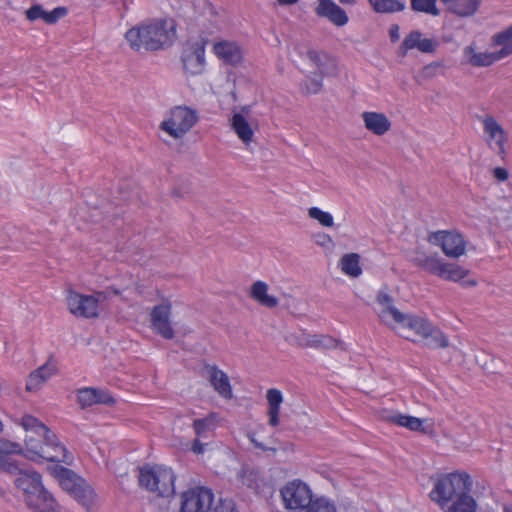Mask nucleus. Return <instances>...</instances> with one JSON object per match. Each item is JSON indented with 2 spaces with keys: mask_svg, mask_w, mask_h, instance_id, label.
Listing matches in <instances>:
<instances>
[{
  "mask_svg": "<svg viewBox=\"0 0 512 512\" xmlns=\"http://www.w3.org/2000/svg\"><path fill=\"white\" fill-rule=\"evenodd\" d=\"M268 285L263 281H256L251 287V297L262 306L274 308L278 305V299L267 293Z\"/></svg>",
  "mask_w": 512,
  "mask_h": 512,
  "instance_id": "393cba45",
  "label": "nucleus"
},
{
  "mask_svg": "<svg viewBox=\"0 0 512 512\" xmlns=\"http://www.w3.org/2000/svg\"><path fill=\"white\" fill-rule=\"evenodd\" d=\"M437 0H411V10L418 13H425L432 16H438L440 10L437 8Z\"/></svg>",
  "mask_w": 512,
  "mask_h": 512,
  "instance_id": "72a5a7b5",
  "label": "nucleus"
},
{
  "mask_svg": "<svg viewBox=\"0 0 512 512\" xmlns=\"http://www.w3.org/2000/svg\"><path fill=\"white\" fill-rule=\"evenodd\" d=\"M243 111H248V107H243Z\"/></svg>",
  "mask_w": 512,
  "mask_h": 512,
  "instance_id": "e2e57ef3",
  "label": "nucleus"
},
{
  "mask_svg": "<svg viewBox=\"0 0 512 512\" xmlns=\"http://www.w3.org/2000/svg\"><path fill=\"white\" fill-rule=\"evenodd\" d=\"M198 121L197 111L187 106L171 109L170 118L163 121L160 128L175 139L182 138Z\"/></svg>",
  "mask_w": 512,
  "mask_h": 512,
  "instance_id": "9d476101",
  "label": "nucleus"
},
{
  "mask_svg": "<svg viewBox=\"0 0 512 512\" xmlns=\"http://www.w3.org/2000/svg\"><path fill=\"white\" fill-rule=\"evenodd\" d=\"M21 424L26 431H31L38 437L26 436L24 456L27 459L37 463L44 460L53 463L62 462L67 465L72 463L71 453L44 423L32 415H24Z\"/></svg>",
  "mask_w": 512,
  "mask_h": 512,
  "instance_id": "f257e3e1",
  "label": "nucleus"
},
{
  "mask_svg": "<svg viewBox=\"0 0 512 512\" xmlns=\"http://www.w3.org/2000/svg\"><path fill=\"white\" fill-rule=\"evenodd\" d=\"M448 504L446 512H476L478 508L477 501L471 494L462 495L451 501Z\"/></svg>",
  "mask_w": 512,
  "mask_h": 512,
  "instance_id": "c85d7f7f",
  "label": "nucleus"
},
{
  "mask_svg": "<svg viewBox=\"0 0 512 512\" xmlns=\"http://www.w3.org/2000/svg\"><path fill=\"white\" fill-rule=\"evenodd\" d=\"M389 36L391 42H397L400 38L399 35V26L397 24H392L389 28Z\"/></svg>",
  "mask_w": 512,
  "mask_h": 512,
  "instance_id": "8fccbe9b",
  "label": "nucleus"
},
{
  "mask_svg": "<svg viewBox=\"0 0 512 512\" xmlns=\"http://www.w3.org/2000/svg\"><path fill=\"white\" fill-rule=\"evenodd\" d=\"M339 345V341L329 335L313 334L309 335V346L311 348L326 350L334 349Z\"/></svg>",
  "mask_w": 512,
  "mask_h": 512,
  "instance_id": "473e14b6",
  "label": "nucleus"
},
{
  "mask_svg": "<svg viewBox=\"0 0 512 512\" xmlns=\"http://www.w3.org/2000/svg\"><path fill=\"white\" fill-rule=\"evenodd\" d=\"M52 372L48 365H43L30 373L27 382H26V390L27 391H36L41 384H43L50 376Z\"/></svg>",
  "mask_w": 512,
  "mask_h": 512,
  "instance_id": "c756f323",
  "label": "nucleus"
},
{
  "mask_svg": "<svg viewBox=\"0 0 512 512\" xmlns=\"http://www.w3.org/2000/svg\"><path fill=\"white\" fill-rule=\"evenodd\" d=\"M342 272L350 277L357 278L362 274L360 255L357 253L344 254L339 262Z\"/></svg>",
  "mask_w": 512,
  "mask_h": 512,
  "instance_id": "bb28decb",
  "label": "nucleus"
},
{
  "mask_svg": "<svg viewBox=\"0 0 512 512\" xmlns=\"http://www.w3.org/2000/svg\"><path fill=\"white\" fill-rule=\"evenodd\" d=\"M208 40L199 37L195 41H188L182 54L183 68L191 75L201 74L205 67V47Z\"/></svg>",
  "mask_w": 512,
  "mask_h": 512,
  "instance_id": "9b49d317",
  "label": "nucleus"
},
{
  "mask_svg": "<svg viewBox=\"0 0 512 512\" xmlns=\"http://www.w3.org/2000/svg\"><path fill=\"white\" fill-rule=\"evenodd\" d=\"M481 0H454L448 11L459 17H471L479 9Z\"/></svg>",
  "mask_w": 512,
  "mask_h": 512,
  "instance_id": "a878e982",
  "label": "nucleus"
},
{
  "mask_svg": "<svg viewBox=\"0 0 512 512\" xmlns=\"http://www.w3.org/2000/svg\"><path fill=\"white\" fill-rule=\"evenodd\" d=\"M68 10L66 7H56L51 12H47L40 4H34L25 11L26 18L29 21L42 19L47 24H55L60 18L66 16Z\"/></svg>",
  "mask_w": 512,
  "mask_h": 512,
  "instance_id": "412c9836",
  "label": "nucleus"
},
{
  "mask_svg": "<svg viewBox=\"0 0 512 512\" xmlns=\"http://www.w3.org/2000/svg\"><path fill=\"white\" fill-rule=\"evenodd\" d=\"M0 470L18 474L15 485L23 491L25 503L33 512H60L58 503L42 484V477L38 472L22 470L8 454L0 455Z\"/></svg>",
  "mask_w": 512,
  "mask_h": 512,
  "instance_id": "f03ea898",
  "label": "nucleus"
},
{
  "mask_svg": "<svg viewBox=\"0 0 512 512\" xmlns=\"http://www.w3.org/2000/svg\"><path fill=\"white\" fill-rule=\"evenodd\" d=\"M5 451H8L7 440H0V453L5 454Z\"/></svg>",
  "mask_w": 512,
  "mask_h": 512,
  "instance_id": "6e6d98bb",
  "label": "nucleus"
},
{
  "mask_svg": "<svg viewBox=\"0 0 512 512\" xmlns=\"http://www.w3.org/2000/svg\"><path fill=\"white\" fill-rule=\"evenodd\" d=\"M299 512H337L333 503L328 502L324 498L313 500L309 505L303 507Z\"/></svg>",
  "mask_w": 512,
  "mask_h": 512,
  "instance_id": "e433bc0d",
  "label": "nucleus"
},
{
  "mask_svg": "<svg viewBox=\"0 0 512 512\" xmlns=\"http://www.w3.org/2000/svg\"><path fill=\"white\" fill-rule=\"evenodd\" d=\"M115 403V398L107 390L96 388V404L113 406Z\"/></svg>",
  "mask_w": 512,
  "mask_h": 512,
  "instance_id": "c03bdc74",
  "label": "nucleus"
},
{
  "mask_svg": "<svg viewBox=\"0 0 512 512\" xmlns=\"http://www.w3.org/2000/svg\"><path fill=\"white\" fill-rule=\"evenodd\" d=\"M215 54L225 63L237 65L242 61V52L240 47L232 42H218L214 45Z\"/></svg>",
  "mask_w": 512,
  "mask_h": 512,
  "instance_id": "5701e85b",
  "label": "nucleus"
},
{
  "mask_svg": "<svg viewBox=\"0 0 512 512\" xmlns=\"http://www.w3.org/2000/svg\"><path fill=\"white\" fill-rule=\"evenodd\" d=\"M191 449L194 453L201 454L204 452V445L199 439H195L192 443Z\"/></svg>",
  "mask_w": 512,
  "mask_h": 512,
  "instance_id": "603ef678",
  "label": "nucleus"
},
{
  "mask_svg": "<svg viewBox=\"0 0 512 512\" xmlns=\"http://www.w3.org/2000/svg\"><path fill=\"white\" fill-rule=\"evenodd\" d=\"M494 177L499 181H505L509 177V173L505 168L502 167H496L493 170Z\"/></svg>",
  "mask_w": 512,
  "mask_h": 512,
  "instance_id": "de8ad7c7",
  "label": "nucleus"
},
{
  "mask_svg": "<svg viewBox=\"0 0 512 512\" xmlns=\"http://www.w3.org/2000/svg\"><path fill=\"white\" fill-rule=\"evenodd\" d=\"M7 443H8V451H5V454H12V453L24 454L23 453V449H22L20 444L13 443V442H10V441H7Z\"/></svg>",
  "mask_w": 512,
  "mask_h": 512,
  "instance_id": "09e8293b",
  "label": "nucleus"
},
{
  "mask_svg": "<svg viewBox=\"0 0 512 512\" xmlns=\"http://www.w3.org/2000/svg\"><path fill=\"white\" fill-rule=\"evenodd\" d=\"M436 42H434L432 39H421L419 38V44H418V50L423 53H433L436 49Z\"/></svg>",
  "mask_w": 512,
  "mask_h": 512,
  "instance_id": "a18cd8bd",
  "label": "nucleus"
},
{
  "mask_svg": "<svg viewBox=\"0 0 512 512\" xmlns=\"http://www.w3.org/2000/svg\"><path fill=\"white\" fill-rule=\"evenodd\" d=\"M473 481L466 472H452L442 475L429 493L430 499L442 510L457 497L471 493Z\"/></svg>",
  "mask_w": 512,
  "mask_h": 512,
  "instance_id": "39448f33",
  "label": "nucleus"
},
{
  "mask_svg": "<svg viewBox=\"0 0 512 512\" xmlns=\"http://www.w3.org/2000/svg\"><path fill=\"white\" fill-rule=\"evenodd\" d=\"M298 0H277V4L280 6H290L296 4Z\"/></svg>",
  "mask_w": 512,
  "mask_h": 512,
  "instance_id": "5fc2aeb1",
  "label": "nucleus"
},
{
  "mask_svg": "<svg viewBox=\"0 0 512 512\" xmlns=\"http://www.w3.org/2000/svg\"><path fill=\"white\" fill-rule=\"evenodd\" d=\"M214 495L209 488L198 487L184 492L181 496V512H207Z\"/></svg>",
  "mask_w": 512,
  "mask_h": 512,
  "instance_id": "4468645a",
  "label": "nucleus"
},
{
  "mask_svg": "<svg viewBox=\"0 0 512 512\" xmlns=\"http://www.w3.org/2000/svg\"><path fill=\"white\" fill-rule=\"evenodd\" d=\"M214 419L212 416L193 421V428L197 436L207 437V434L214 429Z\"/></svg>",
  "mask_w": 512,
  "mask_h": 512,
  "instance_id": "4c0bfd02",
  "label": "nucleus"
},
{
  "mask_svg": "<svg viewBox=\"0 0 512 512\" xmlns=\"http://www.w3.org/2000/svg\"><path fill=\"white\" fill-rule=\"evenodd\" d=\"M377 302L383 306V309L381 310L379 317L381 321L389 326H392L394 324L392 319V314L390 313L391 309H397L393 305V298L388 295L387 293L383 291H379L377 295Z\"/></svg>",
  "mask_w": 512,
  "mask_h": 512,
  "instance_id": "2f4dec72",
  "label": "nucleus"
},
{
  "mask_svg": "<svg viewBox=\"0 0 512 512\" xmlns=\"http://www.w3.org/2000/svg\"><path fill=\"white\" fill-rule=\"evenodd\" d=\"M454 0H441V2H443L445 5H447V7L453 3Z\"/></svg>",
  "mask_w": 512,
  "mask_h": 512,
  "instance_id": "052dcab7",
  "label": "nucleus"
},
{
  "mask_svg": "<svg viewBox=\"0 0 512 512\" xmlns=\"http://www.w3.org/2000/svg\"><path fill=\"white\" fill-rule=\"evenodd\" d=\"M394 328L403 330L400 333L402 337L411 340L405 332H413L415 335L425 340V345L431 349L446 348L449 346V340L444 333L432 324L428 319L409 313H403L399 309H391ZM413 342L416 340L412 339Z\"/></svg>",
  "mask_w": 512,
  "mask_h": 512,
  "instance_id": "20e7f679",
  "label": "nucleus"
},
{
  "mask_svg": "<svg viewBox=\"0 0 512 512\" xmlns=\"http://www.w3.org/2000/svg\"><path fill=\"white\" fill-rule=\"evenodd\" d=\"M242 483L250 489L258 488V472L252 469H241L238 473Z\"/></svg>",
  "mask_w": 512,
  "mask_h": 512,
  "instance_id": "79ce46f5",
  "label": "nucleus"
},
{
  "mask_svg": "<svg viewBox=\"0 0 512 512\" xmlns=\"http://www.w3.org/2000/svg\"><path fill=\"white\" fill-rule=\"evenodd\" d=\"M377 13L401 12L405 9V2L401 0H368Z\"/></svg>",
  "mask_w": 512,
  "mask_h": 512,
  "instance_id": "7c9ffc66",
  "label": "nucleus"
},
{
  "mask_svg": "<svg viewBox=\"0 0 512 512\" xmlns=\"http://www.w3.org/2000/svg\"><path fill=\"white\" fill-rule=\"evenodd\" d=\"M306 56L316 66V72L322 73V75L327 74L326 64L330 58L326 53L310 49L307 51Z\"/></svg>",
  "mask_w": 512,
  "mask_h": 512,
  "instance_id": "f704fd0d",
  "label": "nucleus"
},
{
  "mask_svg": "<svg viewBox=\"0 0 512 512\" xmlns=\"http://www.w3.org/2000/svg\"><path fill=\"white\" fill-rule=\"evenodd\" d=\"M492 46H501L495 52H477L472 45L464 48V56L473 67H488L495 62L512 54V24L506 29L494 34L491 39Z\"/></svg>",
  "mask_w": 512,
  "mask_h": 512,
  "instance_id": "0eeeda50",
  "label": "nucleus"
},
{
  "mask_svg": "<svg viewBox=\"0 0 512 512\" xmlns=\"http://www.w3.org/2000/svg\"><path fill=\"white\" fill-rule=\"evenodd\" d=\"M93 296H95V298H98L100 302L108 298V291H99L96 292Z\"/></svg>",
  "mask_w": 512,
  "mask_h": 512,
  "instance_id": "864d4df0",
  "label": "nucleus"
},
{
  "mask_svg": "<svg viewBox=\"0 0 512 512\" xmlns=\"http://www.w3.org/2000/svg\"><path fill=\"white\" fill-rule=\"evenodd\" d=\"M309 335L305 332L301 334L290 333L285 336V341L292 346L307 348L309 346Z\"/></svg>",
  "mask_w": 512,
  "mask_h": 512,
  "instance_id": "37998d69",
  "label": "nucleus"
},
{
  "mask_svg": "<svg viewBox=\"0 0 512 512\" xmlns=\"http://www.w3.org/2000/svg\"><path fill=\"white\" fill-rule=\"evenodd\" d=\"M339 2L342 4L354 5L356 3V0H339Z\"/></svg>",
  "mask_w": 512,
  "mask_h": 512,
  "instance_id": "13d9d810",
  "label": "nucleus"
},
{
  "mask_svg": "<svg viewBox=\"0 0 512 512\" xmlns=\"http://www.w3.org/2000/svg\"><path fill=\"white\" fill-rule=\"evenodd\" d=\"M484 132L488 135L489 146L497 150L498 154L504 153V143L507 140L506 132L493 116H486L483 120Z\"/></svg>",
  "mask_w": 512,
  "mask_h": 512,
  "instance_id": "aec40b11",
  "label": "nucleus"
},
{
  "mask_svg": "<svg viewBox=\"0 0 512 512\" xmlns=\"http://www.w3.org/2000/svg\"><path fill=\"white\" fill-rule=\"evenodd\" d=\"M3 431V424L2 422L0 421V433Z\"/></svg>",
  "mask_w": 512,
  "mask_h": 512,
  "instance_id": "680f3d73",
  "label": "nucleus"
},
{
  "mask_svg": "<svg viewBox=\"0 0 512 512\" xmlns=\"http://www.w3.org/2000/svg\"><path fill=\"white\" fill-rule=\"evenodd\" d=\"M215 512H238L232 500H220Z\"/></svg>",
  "mask_w": 512,
  "mask_h": 512,
  "instance_id": "49530a36",
  "label": "nucleus"
},
{
  "mask_svg": "<svg viewBox=\"0 0 512 512\" xmlns=\"http://www.w3.org/2000/svg\"><path fill=\"white\" fill-rule=\"evenodd\" d=\"M318 239L316 240V243L321 246H325L326 244L332 243V238L325 233L319 234Z\"/></svg>",
  "mask_w": 512,
  "mask_h": 512,
  "instance_id": "3c124183",
  "label": "nucleus"
},
{
  "mask_svg": "<svg viewBox=\"0 0 512 512\" xmlns=\"http://www.w3.org/2000/svg\"><path fill=\"white\" fill-rule=\"evenodd\" d=\"M231 126L237 136L244 142L249 143L253 137V130L247 119L241 113L232 116Z\"/></svg>",
  "mask_w": 512,
  "mask_h": 512,
  "instance_id": "cd10ccee",
  "label": "nucleus"
},
{
  "mask_svg": "<svg viewBox=\"0 0 512 512\" xmlns=\"http://www.w3.org/2000/svg\"><path fill=\"white\" fill-rule=\"evenodd\" d=\"M422 37V33L420 31L414 30L411 31L403 40L402 44L399 47L398 54L401 57H405L408 50L417 48L419 44V38Z\"/></svg>",
  "mask_w": 512,
  "mask_h": 512,
  "instance_id": "c9c22d12",
  "label": "nucleus"
},
{
  "mask_svg": "<svg viewBox=\"0 0 512 512\" xmlns=\"http://www.w3.org/2000/svg\"><path fill=\"white\" fill-rule=\"evenodd\" d=\"M465 286H475L477 282L475 280H468L463 283Z\"/></svg>",
  "mask_w": 512,
  "mask_h": 512,
  "instance_id": "bf43d9fd",
  "label": "nucleus"
},
{
  "mask_svg": "<svg viewBox=\"0 0 512 512\" xmlns=\"http://www.w3.org/2000/svg\"><path fill=\"white\" fill-rule=\"evenodd\" d=\"M171 304H159L153 307L150 313V322L153 330L164 339L170 340L175 336L170 324Z\"/></svg>",
  "mask_w": 512,
  "mask_h": 512,
  "instance_id": "f3484780",
  "label": "nucleus"
},
{
  "mask_svg": "<svg viewBox=\"0 0 512 512\" xmlns=\"http://www.w3.org/2000/svg\"><path fill=\"white\" fill-rule=\"evenodd\" d=\"M382 418L388 423L407 428L414 432L429 434L433 430V426L431 424H426L427 419H420L397 411H384Z\"/></svg>",
  "mask_w": 512,
  "mask_h": 512,
  "instance_id": "dca6fc26",
  "label": "nucleus"
},
{
  "mask_svg": "<svg viewBox=\"0 0 512 512\" xmlns=\"http://www.w3.org/2000/svg\"><path fill=\"white\" fill-rule=\"evenodd\" d=\"M412 263L432 275L448 281H460L464 279L469 271L456 263H445L437 254L428 255L424 252H416Z\"/></svg>",
  "mask_w": 512,
  "mask_h": 512,
  "instance_id": "1a4fd4ad",
  "label": "nucleus"
},
{
  "mask_svg": "<svg viewBox=\"0 0 512 512\" xmlns=\"http://www.w3.org/2000/svg\"><path fill=\"white\" fill-rule=\"evenodd\" d=\"M308 215L310 218L317 220L324 227H332L334 224L332 214L325 212L318 207L309 208Z\"/></svg>",
  "mask_w": 512,
  "mask_h": 512,
  "instance_id": "58836bf2",
  "label": "nucleus"
},
{
  "mask_svg": "<svg viewBox=\"0 0 512 512\" xmlns=\"http://www.w3.org/2000/svg\"><path fill=\"white\" fill-rule=\"evenodd\" d=\"M507 512H512V509H511V510H509V511H507Z\"/></svg>",
  "mask_w": 512,
  "mask_h": 512,
  "instance_id": "0e129e2a",
  "label": "nucleus"
},
{
  "mask_svg": "<svg viewBox=\"0 0 512 512\" xmlns=\"http://www.w3.org/2000/svg\"><path fill=\"white\" fill-rule=\"evenodd\" d=\"M203 376L208 379L210 385L221 397L225 399L232 398L233 392L229 377L217 365L205 363L203 365Z\"/></svg>",
  "mask_w": 512,
  "mask_h": 512,
  "instance_id": "a211bd4d",
  "label": "nucleus"
},
{
  "mask_svg": "<svg viewBox=\"0 0 512 512\" xmlns=\"http://www.w3.org/2000/svg\"><path fill=\"white\" fill-rule=\"evenodd\" d=\"M105 291H108V296L110 293H113L115 296H118L120 294V291L117 288L108 287Z\"/></svg>",
  "mask_w": 512,
  "mask_h": 512,
  "instance_id": "4d7b16f0",
  "label": "nucleus"
},
{
  "mask_svg": "<svg viewBox=\"0 0 512 512\" xmlns=\"http://www.w3.org/2000/svg\"><path fill=\"white\" fill-rule=\"evenodd\" d=\"M139 485L158 496L169 497L175 493L176 476L171 468L145 465L139 470Z\"/></svg>",
  "mask_w": 512,
  "mask_h": 512,
  "instance_id": "6e6552de",
  "label": "nucleus"
},
{
  "mask_svg": "<svg viewBox=\"0 0 512 512\" xmlns=\"http://www.w3.org/2000/svg\"><path fill=\"white\" fill-rule=\"evenodd\" d=\"M125 39L132 50L147 52L164 50L176 39V24L173 19H151L127 30Z\"/></svg>",
  "mask_w": 512,
  "mask_h": 512,
  "instance_id": "7ed1b4c3",
  "label": "nucleus"
},
{
  "mask_svg": "<svg viewBox=\"0 0 512 512\" xmlns=\"http://www.w3.org/2000/svg\"><path fill=\"white\" fill-rule=\"evenodd\" d=\"M324 76L325 75H322V73L313 72L312 76L304 82L306 92L310 94H317L320 92L323 87Z\"/></svg>",
  "mask_w": 512,
  "mask_h": 512,
  "instance_id": "a19ab883",
  "label": "nucleus"
},
{
  "mask_svg": "<svg viewBox=\"0 0 512 512\" xmlns=\"http://www.w3.org/2000/svg\"><path fill=\"white\" fill-rule=\"evenodd\" d=\"M280 492L287 509L300 511L313 501L309 486L300 480L287 483Z\"/></svg>",
  "mask_w": 512,
  "mask_h": 512,
  "instance_id": "ddd939ff",
  "label": "nucleus"
},
{
  "mask_svg": "<svg viewBox=\"0 0 512 512\" xmlns=\"http://www.w3.org/2000/svg\"><path fill=\"white\" fill-rule=\"evenodd\" d=\"M428 241L433 245L440 246L448 257L457 258L465 253L463 236L456 231L440 230L432 232L428 236Z\"/></svg>",
  "mask_w": 512,
  "mask_h": 512,
  "instance_id": "f8f14e48",
  "label": "nucleus"
},
{
  "mask_svg": "<svg viewBox=\"0 0 512 512\" xmlns=\"http://www.w3.org/2000/svg\"><path fill=\"white\" fill-rule=\"evenodd\" d=\"M362 118L367 130L381 136L391 128V122L384 113L364 112Z\"/></svg>",
  "mask_w": 512,
  "mask_h": 512,
  "instance_id": "4be33fe9",
  "label": "nucleus"
},
{
  "mask_svg": "<svg viewBox=\"0 0 512 512\" xmlns=\"http://www.w3.org/2000/svg\"><path fill=\"white\" fill-rule=\"evenodd\" d=\"M49 473L55 477L61 488L68 492L88 511L95 505L96 493L94 489L83 478L79 477L74 471L58 463L49 466Z\"/></svg>",
  "mask_w": 512,
  "mask_h": 512,
  "instance_id": "423d86ee",
  "label": "nucleus"
},
{
  "mask_svg": "<svg viewBox=\"0 0 512 512\" xmlns=\"http://www.w3.org/2000/svg\"><path fill=\"white\" fill-rule=\"evenodd\" d=\"M266 399L268 401L269 425L276 427L279 425L280 406L283 402V396L280 390L271 388L267 390Z\"/></svg>",
  "mask_w": 512,
  "mask_h": 512,
  "instance_id": "b1692460",
  "label": "nucleus"
},
{
  "mask_svg": "<svg viewBox=\"0 0 512 512\" xmlns=\"http://www.w3.org/2000/svg\"><path fill=\"white\" fill-rule=\"evenodd\" d=\"M77 399L83 409L96 404V388L80 389L77 393Z\"/></svg>",
  "mask_w": 512,
  "mask_h": 512,
  "instance_id": "ea45409f",
  "label": "nucleus"
},
{
  "mask_svg": "<svg viewBox=\"0 0 512 512\" xmlns=\"http://www.w3.org/2000/svg\"><path fill=\"white\" fill-rule=\"evenodd\" d=\"M315 13L318 17L326 18L338 27L346 25L349 21V17L345 10L337 5L333 0H318Z\"/></svg>",
  "mask_w": 512,
  "mask_h": 512,
  "instance_id": "6ab92c4d",
  "label": "nucleus"
},
{
  "mask_svg": "<svg viewBox=\"0 0 512 512\" xmlns=\"http://www.w3.org/2000/svg\"><path fill=\"white\" fill-rule=\"evenodd\" d=\"M99 299L95 296L80 294L69 290L67 295V305L69 311L76 317L96 318L98 317Z\"/></svg>",
  "mask_w": 512,
  "mask_h": 512,
  "instance_id": "2eb2a0df",
  "label": "nucleus"
}]
</instances>
